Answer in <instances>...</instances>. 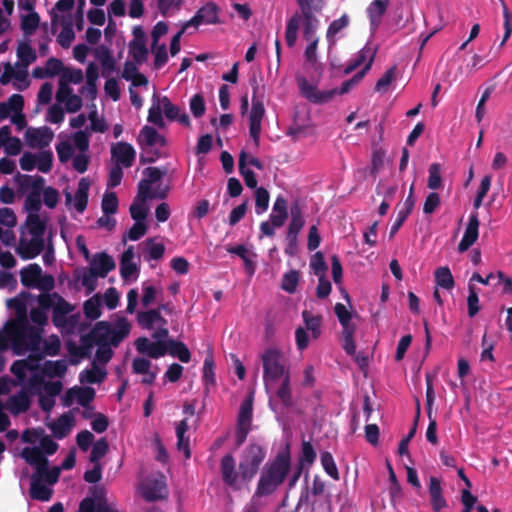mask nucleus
<instances>
[{
  "label": "nucleus",
  "mask_w": 512,
  "mask_h": 512,
  "mask_svg": "<svg viewBox=\"0 0 512 512\" xmlns=\"http://www.w3.org/2000/svg\"><path fill=\"white\" fill-rule=\"evenodd\" d=\"M253 417V396H248L240 406L237 417L236 431H235V444L240 447L247 439L251 430Z\"/></svg>",
  "instance_id": "nucleus-13"
},
{
  "label": "nucleus",
  "mask_w": 512,
  "mask_h": 512,
  "mask_svg": "<svg viewBox=\"0 0 512 512\" xmlns=\"http://www.w3.org/2000/svg\"><path fill=\"white\" fill-rule=\"evenodd\" d=\"M112 159L125 168L133 165L136 157V152L133 146L127 142H118L111 147Z\"/></svg>",
  "instance_id": "nucleus-18"
},
{
  "label": "nucleus",
  "mask_w": 512,
  "mask_h": 512,
  "mask_svg": "<svg viewBox=\"0 0 512 512\" xmlns=\"http://www.w3.org/2000/svg\"><path fill=\"white\" fill-rule=\"evenodd\" d=\"M84 315L90 320H96L101 316V298L96 294L86 300L83 305Z\"/></svg>",
  "instance_id": "nucleus-43"
},
{
  "label": "nucleus",
  "mask_w": 512,
  "mask_h": 512,
  "mask_svg": "<svg viewBox=\"0 0 512 512\" xmlns=\"http://www.w3.org/2000/svg\"><path fill=\"white\" fill-rule=\"evenodd\" d=\"M54 132L51 128L44 126L40 128H28L25 132V140L29 147L43 149L51 143Z\"/></svg>",
  "instance_id": "nucleus-15"
},
{
  "label": "nucleus",
  "mask_w": 512,
  "mask_h": 512,
  "mask_svg": "<svg viewBox=\"0 0 512 512\" xmlns=\"http://www.w3.org/2000/svg\"><path fill=\"white\" fill-rule=\"evenodd\" d=\"M291 219L287 228V234L294 238L298 236L305 225V220L300 206L296 203L290 208Z\"/></svg>",
  "instance_id": "nucleus-29"
},
{
  "label": "nucleus",
  "mask_w": 512,
  "mask_h": 512,
  "mask_svg": "<svg viewBox=\"0 0 512 512\" xmlns=\"http://www.w3.org/2000/svg\"><path fill=\"white\" fill-rule=\"evenodd\" d=\"M388 6L389 0H373L367 7L366 12L372 32H375L379 28L382 17L386 13Z\"/></svg>",
  "instance_id": "nucleus-22"
},
{
  "label": "nucleus",
  "mask_w": 512,
  "mask_h": 512,
  "mask_svg": "<svg viewBox=\"0 0 512 512\" xmlns=\"http://www.w3.org/2000/svg\"><path fill=\"white\" fill-rule=\"evenodd\" d=\"M301 15L295 13L286 24L285 40L289 47H293L297 41L298 29L300 25Z\"/></svg>",
  "instance_id": "nucleus-41"
},
{
  "label": "nucleus",
  "mask_w": 512,
  "mask_h": 512,
  "mask_svg": "<svg viewBox=\"0 0 512 512\" xmlns=\"http://www.w3.org/2000/svg\"><path fill=\"white\" fill-rule=\"evenodd\" d=\"M90 182L87 178H81L75 193L74 207L78 213H83L88 205Z\"/></svg>",
  "instance_id": "nucleus-32"
},
{
  "label": "nucleus",
  "mask_w": 512,
  "mask_h": 512,
  "mask_svg": "<svg viewBox=\"0 0 512 512\" xmlns=\"http://www.w3.org/2000/svg\"><path fill=\"white\" fill-rule=\"evenodd\" d=\"M89 493L91 496L80 502L81 512H117L109 505L104 488L93 486L89 488Z\"/></svg>",
  "instance_id": "nucleus-14"
},
{
  "label": "nucleus",
  "mask_w": 512,
  "mask_h": 512,
  "mask_svg": "<svg viewBox=\"0 0 512 512\" xmlns=\"http://www.w3.org/2000/svg\"><path fill=\"white\" fill-rule=\"evenodd\" d=\"M269 218V221H263L260 224V231L262 235L274 237L275 228L282 227L285 224L287 217L283 215L270 214Z\"/></svg>",
  "instance_id": "nucleus-37"
},
{
  "label": "nucleus",
  "mask_w": 512,
  "mask_h": 512,
  "mask_svg": "<svg viewBox=\"0 0 512 512\" xmlns=\"http://www.w3.org/2000/svg\"><path fill=\"white\" fill-rule=\"evenodd\" d=\"M166 171L160 170L158 167H147L143 171L145 178L138 183V198L142 201L149 199H165L168 196V187L152 191V185L161 180Z\"/></svg>",
  "instance_id": "nucleus-11"
},
{
  "label": "nucleus",
  "mask_w": 512,
  "mask_h": 512,
  "mask_svg": "<svg viewBox=\"0 0 512 512\" xmlns=\"http://www.w3.org/2000/svg\"><path fill=\"white\" fill-rule=\"evenodd\" d=\"M310 268L318 277L326 275L327 264L324 260V255L322 252L318 251L311 257Z\"/></svg>",
  "instance_id": "nucleus-61"
},
{
  "label": "nucleus",
  "mask_w": 512,
  "mask_h": 512,
  "mask_svg": "<svg viewBox=\"0 0 512 512\" xmlns=\"http://www.w3.org/2000/svg\"><path fill=\"white\" fill-rule=\"evenodd\" d=\"M302 317L305 322L306 328L311 331L313 338H318L321 334L322 317L320 315L313 316L307 310H304L302 312Z\"/></svg>",
  "instance_id": "nucleus-47"
},
{
  "label": "nucleus",
  "mask_w": 512,
  "mask_h": 512,
  "mask_svg": "<svg viewBox=\"0 0 512 512\" xmlns=\"http://www.w3.org/2000/svg\"><path fill=\"white\" fill-rule=\"evenodd\" d=\"M109 450V444L106 438H101L97 440L93 446L90 453L89 460L91 463H100V459L103 458Z\"/></svg>",
  "instance_id": "nucleus-55"
},
{
  "label": "nucleus",
  "mask_w": 512,
  "mask_h": 512,
  "mask_svg": "<svg viewBox=\"0 0 512 512\" xmlns=\"http://www.w3.org/2000/svg\"><path fill=\"white\" fill-rule=\"evenodd\" d=\"M350 23V18L347 14H343L340 18L332 21L328 26L326 32V38L329 43V46H333L336 43L335 36L344 28L348 27Z\"/></svg>",
  "instance_id": "nucleus-35"
},
{
  "label": "nucleus",
  "mask_w": 512,
  "mask_h": 512,
  "mask_svg": "<svg viewBox=\"0 0 512 512\" xmlns=\"http://www.w3.org/2000/svg\"><path fill=\"white\" fill-rule=\"evenodd\" d=\"M428 172V188L431 190L440 189L442 187L441 165L439 163H432L429 166Z\"/></svg>",
  "instance_id": "nucleus-58"
},
{
  "label": "nucleus",
  "mask_w": 512,
  "mask_h": 512,
  "mask_svg": "<svg viewBox=\"0 0 512 512\" xmlns=\"http://www.w3.org/2000/svg\"><path fill=\"white\" fill-rule=\"evenodd\" d=\"M17 56L24 68L36 61V52L32 49L29 42H20L17 48Z\"/></svg>",
  "instance_id": "nucleus-44"
},
{
  "label": "nucleus",
  "mask_w": 512,
  "mask_h": 512,
  "mask_svg": "<svg viewBox=\"0 0 512 512\" xmlns=\"http://www.w3.org/2000/svg\"><path fill=\"white\" fill-rule=\"evenodd\" d=\"M300 275L297 270H290L282 277L281 288L287 293H294L299 283Z\"/></svg>",
  "instance_id": "nucleus-54"
},
{
  "label": "nucleus",
  "mask_w": 512,
  "mask_h": 512,
  "mask_svg": "<svg viewBox=\"0 0 512 512\" xmlns=\"http://www.w3.org/2000/svg\"><path fill=\"white\" fill-rule=\"evenodd\" d=\"M479 225L480 222L478 219V213H471L465 233L458 245V251L460 253L467 251L477 241L479 235Z\"/></svg>",
  "instance_id": "nucleus-20"
},
{
  "label": "nucleus",
  "mask_w": 512,
  "mask_h": 512,
  "mask_svg": "<svg viewBox=\"0 0 512 512\" xmlns=\"http://www.w3.org/2000/svg\"><path fill=\"white\" fill-rule=\"evenodd\" d=\"M131 330V325L127 319L122 318L115 328H111L106 321H99L91 329V333L95 338L96 345H112L117 347L126 338Z\"/></svg>",
  "instance_id": "nucleus-6"
},
{
  "label": "nucleus",
  "mask_w": 512,
  "mask_h": 512,
  "mask_svg": "<svg viewBox=\"0 0 512 512\" xmlns=\"http://www.w3.org/2000/svg\"><path fill=\"white\" fill-rule=\"evenodd\" d=\"M42 342L41 329L32 326L27 321L20 322L15 327L12 336L14 354L22 355L25 351L39 352Z\"/></svg>",
  "instance_id": "nucleus-5"
},
{
  "label": "nucleus",
  "mask_w": 512,
  "mask_h": 512,
  "mask_svg": "<svg viewBox=\"0 0 512 512\" xmlns=\"http://www.w3.org/2000/svg\"><path fill=\"white\" fill-rule=\"evenodd\" d=\"M15 181L20 192L29 191L24 203L25 209L29 214H38L41 209V194L44 189L45 179L39 175L17 174Z\"/></svg>",
  "instance_id": "nucleus-7"
},
{
  "label": "nucleus",
  "mask_w": 512,
  "mask_h": 512,
  "mask_svg": "<svg viewBox=\"0 0 512 512\" xmlns=\"http://www.w3.org/2000/svg\"><path fill=\"white\" fill-rule=\"evenodd\" d=\"M266 454V449L262 445L251 442L241 453L238 470L234 456L224 455L220 462L223 482L234 490H240L242 485L250 483L257 475Z\"/></svg>",
  "instance_id": "nucleus-1"
},
{
  "label": "nucleus",
  "mask_w": 512,
  "mask_h": 512,
  "mask_svg": "<svg viewBox=\"0 0 512 512\" xmlns=\"http://www.w3.org/2000/svg\"><path fill=\"white\" fill-rule=\"evenodd\" d=\"M138 144L142 148L140 154V162L142 164L154 163L159 157L160 153L157 150H152L153 147H164L167 145L165 137L157 132L151 126H144L138 136Z\"/></svg>",
  "instance_id": "nucleus-8"
},
{
  "label": "nucleus",
  "mask_w": 512,
  "mask_h": 512,
  "mask_svg": "<svg viewBox=\"0 0 512 512\" xmlns=\"http://www.w3.org/2000/svg\"><path fill=\"white\" fill-rule=\"evenodd\" d=\"M290 469V452L288 450L279 452L262 469L254 496L263 497L273 494L284 483Z\"/></svg>",
  "instance_id": "nucleus-3"
},
{
  "label": "nucleus",
  "mask_w": 512,
  "mask_h": 512,
  "mask_svg": "<svg viewBox=\"0 0 512 512\" xmlns=\"http://www.w3.org/2000/svg\"><path fill=\"white\" fill-rule=\"evenodd\" d=\"M141 496L147 502H153L166 498V485L160 480H149L140 486Z\"/></svg>",
  "instance_id": "nucleus-21"
},
{
  "label": "nucleus",
  "mask_w": 512,
  "mask_h": 512,
  "mask_svg": "<svg viewBox=\"0 0 512 512\" xmlns=\"http://www.w3.org/2000/svg\"><path fill=\"white\" fill-rule=\"evenodd\" d=\"M77 402L82 407H88L95 398V390L92 387H76Z\"/></svg>",
  "instance_id": "nucleus-64"
},
{
  "label": "nucleus",
  "mask_w": 512,
  "mask_h": 512,
  "mask_svg": "<svg viewBox=\"0 0 512 512\" xmlns=\"http://www.w3.org/2000/svg\"><path fill=\"white\" fill-rule=\"evenodd\" d=\"M151 51L155 55L154 67L156 69H160L168 61L166 45L157 43L155 46H153V43H151Z\"/></svg>",
  "instance_id": "nucleus-63"
},
{
  "label": "nucleus",
  "mask_w": 512,
  "mask_h": 512,
  "mask_svg": "<svg viewBox=\"0 0 512 512\" xmlns=\"http://www.w3.org/2000/svg\"><path fill=\"white\" fill-rule=\"evenodd\" d=\"M20 456L27 464L34 467L35 471L31 475V478L41 480L49 485H54L58 482L61 468L55 466L50 469L49 460L41 449L37 447H25L22 449Z\"/></svg>",
  "instance_id": "nucleus-4"
},
{
  "label": "nucleus",
  "mask_w": 512,
  "mask_h": 512,
  "mask_svg": "<svg viewBox=\"0 0 512 512\" xmlns=\"http://www.w3.org/2000/svg\"><path fill=\"white\" fill-rule=\"evenodd\" d=\"M189 429L187 419L181 420L176 425V437H177V448L179 451H182L185 458L189 459L191 457V450L189 446V437H186L185 434Z\"/></svg>",
  "instance_id": "nucleus-31"
},
{
  "label": "nucleus",
  "mask_w": 512,
  "mask_h": 512,
  "mask_svg": "<svg viewBox=\"0 0 512 512\" xmlns=\"http://www.w3.org/2000/svg\"><path fill=\"white\" fill-rule=\"evenodd\" d=\"M429 495L434 512H440L443 508L447 507V501L443 497L441 481L435 476H431L429 480Z\"/></svg>",
  "instance_id": "nucleus-23"
},
{
  "label": "nucleus",
  "mask_w": 512,
  "mask_h": 512,
  "mask_svg": "<svg viewBox=\"0 0 512 512\" xmlns=\"http://www.w3.org/2000/svg\"><path fill=\"white\" fill-rule=\"evenodd\" d=\"M31 405L29 395L21 390L16 395H12L6 402V408L14 415L26 412Z\"/></svg>",
  "instance_id": "nucleus-25"
},
{
  "label": "nucleus",
  "mask_w": 512,
  "mask_h": 512,
  "mask_svg": "<svg viewBox=\"0 0 512 512\" xmlns=\"http://www.w3.org/2000/svg\"><path fill=\"white\" fill-rule=\"evenodd\" d=\"M269 192L264 187L255 190V211L258 215L263 214L269 206Z\"/></svg>",
  "instance_id": "nucleus-56"
},
{
  "label": "nucleus",
  "mask_w": 512,
  "mask_h": 512,
  "mask_svg": "<svg viewBox=\"0 0 512 512\" xmlns=\"http://www.w3.org/2000/svg\"><path fill=\"white\" fill-rule=\"evenodd\" d=\"M73 309L74 307L60 295L52 312L53 324L56 327H64L67 323V315L72 312Z\"/></svg>",
  "instance_id": "nucleus-27"
},
{
  "label": "nucleus",
  "mask_w": 512,
  "mask_h": 512,
  "mask_svg": "<svg viewBox=\"0 0 512 512\" xmlns=\"http://www.w3.org/2000/svg\"><path fill=\"white\" fill-rule=\"evenodd\" d=\"M263 365V381L266 388L271 382L284 378L290 374L285 366V359L281 351L277 348H268L261 356Z\"/></svg>",
  "instance_id": "nucleus-10"
},
{
  "label": "nucleus",
  "mask_w": 512,
  "mask_h": 512,
  "mask_svg": "<svg viewBox=\"0 0 512 512\" xmlns=\"http://www.w3.org/2000/svg\"><path fill=\"white\" fill-rule=\"evenodd\" d=\"M301 15H308L320 12L325 4V0H296Z\"/></svg>",
  "instance_id": "nucleus-57"
},
{
  "label": "nucleus",
  "mask_w": 512,
  "mask_h": 512,
  "mask_svg": "<svg viewBox=\"0 0 512 512\" xmlns=\"http://www.w3.org/2000/svg\"><path fill=\"white\" fill-rule=\"evenodd\" d=\"M167 352L173 356L178 358L183 363H188L191 359V353L188 347L181 341H177L174 339H169L166 342Z\"/></svg>",
  "instance_id": "nucleus-34"
},
{
  "label": "nucleus",
  "mask_w": 512,
  "mask_h": 512,
  "mask_svg": "<svg viewBox=\"0 0 512 512\" xmlns=\"http://www.w3.org/2000/svg\"><path fill=\"white\" fill-rule=\"evenodd\" d=\"M101 208L104 214L113 215L118 209V198L115 192L105 193L102 199Z\"/></svg>",
  "instance_id": "nucleus-60"
},
{
  "label": "nucleus",
  "mask_w": 512,
  "mask_h": 512,
  "mask_svg": "<svg viewBox=\"0 0 512 512\" xmlns=\"http://www.w3.org/2000/svg\"><path fill=\"white\" fill-rule=\"evenodd\" d=\"M131 218L136 222H145V219L148 214V208L146 206V201H142L138 198V194L136 195L133 203L129 208Z\"/></svg>",
  "instance_id": "nucleus-46"
},
{
  "label": "nucleus",
  "mask_w": 512,
  "mask_h": 512,
  "mask_svg": "<svg viewBox=\"0 0 512 512\" xmlns=\"http://www.w3.org/2000/svg\"><path fill=\"white\" fill-rule=\"evenodd\" d=\"M97 58L102 67V76L104 78H109L110 74L116 69V61L112 56L111 51L107 47L101 46L97 51Z\"/></svg>",
  "instance_id": "nucleus-33"
},
{
  "label": "nucleus",
  "mask_w": 512,
  "mask_h": 512,
  "mask_svg": "<svg viewBox=\"0 0 512 512\" xmlns=\"http://www.w3.org/2000/svg\"><path fill=\"white\" fill-rule=\"evenodd\" d=\"M157 319H160V308L140 311L137 314V322L144 329H152Z\"/></svg>",
  "instance_id": "nucleus-45"
},
{
  "label": "nucleus",
  "mask_w": 512,
  "mask_h": 512,
  "mask_svg": "<svg viewBox=\"0 0 512 512\" xmlns=\"http://www.w3.org/2000/svg\"><path fill=\"white\" fill-rule=\"evenodd\" d=\"M183 0H157V7L163 17H169L181 10Z\"/></svg>",
  "instance_id": "nucleus-49"
},
{
  "label": "nucleus",
  "mask_w": 512,
  "mask_h": 512,
  "mask_svg": "<svg viewBox=\"0 0 512 512\" xmlns=\"http://www.w3.org/2000/svg\"><path fill=\"white\" fill-rule=\"evenodd\" d=\"M134 247L129 246L121 255L120 259V275L124 281L138 273L139 268L133 262Z\"/></svg>",
  "instance_id": "nucleus-26"
},
{
  "label": "nucleus",
  "mask_w": 512,
  "mask_h": 512,
  "mask_svg": "<svg viewBox=\"0 0 512 512\" xmlns=\"http://www.w3.org/2000/svg\"><path fill=\"white\" fill-rule=\"evenodd\" d=\"M41 367L39 364L29 363L28 360H16L12 363L10 367V372L16 376L19 381H23L26 378V371H35L39 370Z\"/></svg>",
  "instance_id": "nucleus-42"
},
{
  "label": "nucleus",
  "mask_w": 512,
  "mask_h": 512,
  "mask_svg": "<svg viewBox=\"0 0 512 512\" xmlns=\"http://www.w3.org/2000/svg\"><path fill=\"white\" fill-rule=\"evenodd\" d=\"M435 280L438 286L444 289H452L454 287V278L448 267H439L435 271Z\"/></svg>",
  "instance_id": "nucleus-51"
},
{
  "label": "nucleus",
  "mask_w": 512,
  "mask_h": 512,
  "mask_svg": "<svg viewBox=\"0 0 512 512\" xmlns=\"http://www.w3.org/2000/svg\"><path fill=\"white\" fill-rule=\"evenodd\" d=\"M45 232L46 222L41 220L39 214H28L21 227V236L16 248V253L22 260L34 259L43 252Z\"/></svg>",
  "instance_id": "nucleus-2"
},
{
  "label": "nucleus",
  "mask_w": 512,
  "mask_h": 512,
  "mask_svg": "<svg viewBox=\"0 0 512 512\" xmlns=\"http://www.w3.org/2000/svg\"><path fill=\"white\" fill-rule=\"evenodd\" d=\"M253 89L252 108L249 115V133L256 146L260 143L261 123L265 115L263 102L256 97L259 86L256 78L250 80Z\"/></svg>",
  "instance_id": "nucleus-12"
},
{
  "label": "nucleus",
  "mask_w": 512,
  "mask_h": 512,
  "mask_svg": "<svg viewBox=\"0 0 512 512\" xmlns=\"http://www.w3.org/2000/svg\"><path fill=\"white\" fill-rule=\"evenodd\" d=\"M41 370L44 375L50 378L63 377L67 371V365L63 360H47L44 362Z\"/></svg>",
  "instance_id": "nucleus-39"
},
{
  "label": "nucleus",
  "mask_w": 512,
  "mask_h": 512,
  "mask_svg": "<svg viewBox=\"0 0 512 512\" xmlns=\"http://www.w3.org/2000/svg\"><path fill=\"white\" fill-rule=\"evenodd\" d=\"M29 494L32 499L45 502L51 499L53 490L45 482L31 478Z\"/></svg>",
  "instance_id": "nucleus-30"
},
{
  "label": "nucleus",
  "mask_w": 512,
  "mask_h": 512,
  "mask_svg": "<svg viewBox=\"0 0 512 512\" xmlns=\"http://www.w3.org/2000/svg\"><path fill=\"white\" fill-rule=\"evenodd\" d=\"M40 23V16L37 12H31L21 18V29L25 35H32Z\"/></svg>",
  "instance_id": "nucleus-52"
},
{
  "label": "nucleus",
  "mask_w": 512,
  "mask_h": 512,
  "mask_svg": "<svg viewBox=\"0 0 512 512\" xmlns=\"http://www.w3.org/2000/svg\"><path fill=\"white\" fill-rule=\"evenodd\" d=\"M276 396L281 401L283 407L290 408L293 406L294 401L290 385V374H286L285 377L282 378V383L276 391Z\"/></svg>",
  "instance_id": "nucleus-36"
},
{
  "label": "nucleus",
  "mask_w": 512,
  "mask_h": 512,
  "mask_svg": "<svg viewBox=\"0 0 512 512\" xmlns=\"http://www.w3.org/2000/svg\"><path fill=\"white\" fill-rule=\"evenodd\" d=\"M373 51L374 50H372L371 48H369L367 46L364 47L363 49H361L358 52L355 59L351 60L348 63V65L345 67L344 74L348 75V74L352 73L354 70H356L358 67H360L367 60L368 57L370 58V55Z\"/></svg>",
  "instance_id": "nucleus-59"
},
{
  "label": "nucleus",
  "mask_w": 512,
  "mask_h": 512,
  "mask_svg": "<svg viewBox=\"0 0 512 512\" xmlns=\"http://www.w3.org/2000/svg\"><path fill=\"white\" fill-rule=\"evenodd\" d=\"M37 163L36 167L43 173H48L52 169L53 165V153L50 150L41 151L36 155Z\"/></svg>",
  "instance_id": "nucleus-62"
},
{
  "label": "nucleus",
  "mask_w": 512,
  "mask_h": 512,
  "mask_svg": "<svg viewBox=\"0 0 512 512\" xmlns=\"http://www.w3.org/2000/svg\"><path fill=\"white\" fill-rule=\"evenodd\" d=\"M335 315L342 326V331L356 330V325L351 323L352 313L342 303H336L334 306Z\"/></svg>",
  "instance_id": "nucleus-40"
},
{
  "label": "nucleus",
  "mask_w": 512,
  "mask_h": 512,
  "mask_svg": "<svg viewBox=\"0 0 512 512\" xmlns=\"http://www.w3.org/2000/svg\"><path fill=\"white\" fill-rule=\"evenodd\" d=\"M219 22L218 7L213 2H208L202 6L196 14L188 20L186 26L197 28L201 24H216Z\"/></svg>",
  "instance_id": "nucleus-16"
},
{
  "label": "nucleus",
  "mask_w": 512,
  "mask_h": 512,
  "mask_svg": "<svg viewBox=\"0 0 512 512\" xmlns=\"http://www.w3.org/2000/svg\"><path fill=\"white\" fill-rule=\"evenodd\" d=\"M129 53L137 64L141 65L146 62L148 57V49L146 43L129 42Z\"/></svg>",
  "instance_id": "nucleus-53"
},
{
  "label": "nucleus",
  "mask_w": 512,
  "mask_h": 512,
  "mask_svg": "<svg viewBox=\"0 0 512 512\" xmlns=\"http://www.w3.org/2000/svg\"><path fill=\"white\" fill-rule=\"evenodd\" d=\"M42 269L36 264H29L20 271V280L23 286L27 288H35L41 276Z\"/></svg>",
  "instance_id": "nucleus-28"
},
{
  "label": "nucleus",
  "mask_w": 512,
  "mask_h": 512,
  "mask_svg": "<svg viewBox=\"0 0 512 512\" xmlns=\"http://www.w3.org/2000/svg\"><path fill=\"white\" fill-rule=\"evenodd\" d=\"M134 344L138 353L145 354L152 359H158L167 353V345L164 341L150 342L147 337H139Z\"/></svg>",
  "instance_id": "nucleus-17"
},
{
  "label": "nucleus",
  "mask_w": 512,
  "mask_h": 512,
  "mask_svg": "<svg viewBox=\"0 0 512 512\" xmlns=\"http://www.w3.org/2000/svg\"><path fill=\"white\" fill-rule=\"evenodd\" d=\"M116 267L115 261L106 252L95 253L90 261L89 270L100 278H105Z\"/></svg>",
  "instance_id": "nucleus-19"
},
{
  "label": "nucleus",
  "mask_w": 512,
  "mask_h": 512,
  "mask_svg": "<svg viewBox=\"0 0 512 512\" xmlns=\"http://www.w3.org/2000/svg\"><path fill=\"white\" fill-rule=\"evenodd\" d=\"M320 461L325 472L334 480H339V471L335 464L332 454L328 451H324L320 455Z\"/></svg>",
  "instance_id": "nucleus-50"
},
{
  "label": "nucleus",
  "mask_w": 512,
  "mask_h": 512,
  "mask_svg": "<svg viewBox=\"0 0 512 512\" xmlns=\"http://www.w3.org/2000/svg\"><path fill=\"white\" fill-rule=\"evenodd\" d=\"M106 372L98 368L95 363L91 369L84 370L80 373L79 379L81 383H100L104 380Z\"/></svg>",
  "instance_id": "nucleus-48"
},
{
  "label": "nucleus",
  "mask_w": 512,
  "mask_h": 512,
  "mask_svg": "<svg viewBox=\"0 0 512 512\" xmlns=\"http://www.w3.org/2000/svg\"><path fill=\"white\" fill-rule=\"evenodd\" d=\"M73 423V416L70 413H64L59 416L56 421L48 424V427L52 431L54 437L57 439H63L70 433Z\"/></svg>",
  "instance_id": "nucleus-24"
},
{
  "label": "nucleus",
  "mask_w": 512,
  "mask_h": 512,
  "mask_svg": "<svg viewBox=\"0 0 512 512\" xmlns=\"http://www.w3.org/2000/svg\"><path fill=\"white\" fill-rule=\"evenodd\" d=\"M248 154L245 151H242L239 155L238 160V167H239V173L244 178V182L247 187L249 188H257V179L255 173L246 167V160H247Z\"/></svg>",
  "instance_id": "nucleus-38"
},
{
  "label": "nucleus",
  "mask_w": 512,
  "mask_h": 512,
  "mask_svg": "<svg viewBox=\"0 0 512 512\" xmlns=\"http://www.w3.org/2000/svg\"><path fill=\"white\" fill-rule=\"evenodd\" d=\"M354 86L352 81L348 79L341 84L340 88L320 91L316 86L310 84L306 78H298V87L301 95L314 104L327 103L337 94L343 95L348 93Z\"/></svg>",
  "instance_id": "nucleus-9"
}]
</instances>
